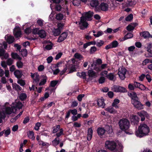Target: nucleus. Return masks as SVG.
Instances as JSON below:
<instances>
[{
  "mask_svg": "<svg viewBox=\"0 0 152 152\" xmlns=\"http://www.w3.org/2000/svg\"><path fill=\"white\" fill-rule=\"evenodd\" d=\"M150 128L146 124H141L138 127V130L135 131L136 136L141 138L148 135L150 132Z\"/></svg>",
  "mask_w": 152,
  "mask_h": 152,
  "instance_id": "obj_1",
  "label": "nucleus"
},
{
  "mask_svg": "<svg viewBox=\"0 0 152 152\" xmlns=\"http://www.w3.org/2000/svg\"><path fill=\"white\" fill-rule=\"evenodd\" d=\"M118 124L120 129L124 131L128 130L130 126L129 121L126 118L120 119L118 121Z\"/></svg>",
  "mask_w": 152,
  "mask_h": 152,
  "instance_id": "obj_2",
  "label": "nucleus"
},
{
  "mask_svg": "<svg viewBox=\"0 0 152 152\" xmlns=\"http://www.w3.org/2000/svg\"><path fill=\"white\" fill-rule=\"evenodd\" d=\"M132 104L134 107L138 110H140L143 108V105L141 103L138 97L132 100H131Z\"/></svg>",
  "mask_w": 152,
  "mask_h": 152,
  "instance_id": "obj_3",
  "label": "nucleus"
},
{
  "mask_svg": "<svg viewBox=\"0 0 152 152\" xmlns=\"http://www.w3.org/2000/svg\"><path fill=\"white\" fill-rule=\"evenodd\" d=\"M105 147L111 151H114L117 145L114 141L107 140L105 143Z\"/></svg>",
  "mask_w": 152,
  "mask_h": 152,
  "instance_id": "obj_4",
  "label": "nucleus"
},
{
  "mask_svg": "<svg viewBox=\"0 0 152 152\" xmlns=\"http://www.w3.org/2000/svg\"><path fill=\"white\" fill-rule=\"evenodd\" d=\"M130 121L132 125L137 126L139 124L140 118L137 115H133L130 118Z\"/></svg>",
  "mask_w": 152,
  "mask_h": 152,
  "instance_id": "obj_5",
  "label": "nucleus"
},
{
  "mask_svg": "<svg viewBox=\"0 0 152 152\" xmlns=\"http://www.w3.org/2000/svg\"><path fill=\"white\" fill-rule=\"evenodd\" d=\"M113 90L116 92L124 93L127 92V90L125 88L118 85L113 86Z\"/></svg>",
  "mask_w": 152,
  "mask_h": 152,
  "instance_id": "obj_6",
  "label": "nucleus"
},
{
  "mask_svg": "<svg viewBox=\"0 0 152 152\" xmlns=\"http://www.w3.org/2000/svg\"><path fill=\"white\" fill-rule=\"evenodd\" d=\"M93 12L90 11L84 13L81 17H84L86 20H92L91 18L93 17Z\"/></svg>",
  "mask_w": 152,
  "mask_h": 152,
  "instance_id": "obj_7",
  "label": "nucleus"
},
{
  "mask_svg": "<svg viewBox=\"0 0 152 152\" xmlns=\"http://www.w3.org/2000/svg\"><path fill=\"white\" fill-rule=\"evenodd\" d=\"M13 34L16 38H18L21 37V31L20 28L18 27H16L13 31Z\"/></svg>",
  "mask_w": 152,
  "mask_h": 152,
  "instance_id": "obj_8",
  "label": "nucleus"
},
{
  "mask_svg": "<svg viewBox=\"0 0 152 152\" xmlns=\"http://www.w3.org/2000/svg\"><path fill=\"white\" fill-rule=\"evenodd\" d=\"M118 45V42L116 40H114L110 44L106 45L105 49L106 50H108L110 49L115 48L117 47Z\"/></svg>",
  "mask_w": 152,
  "mask_h": 152,
  "instance_id": "obj_9",
  "label": "nucleus"
},
{
  "mask_svg": "<svg viewBox=\"0 0 152 152\" xmlns=\"http://www.w3.org/2000/svg\"><path fill=\"white\" fill-rule=\"evenodd\" d=\"M86 21V20L84 17H81L80 23H82V25L80 27L81 29L84 30V28H87L88 26V24Z\"/></svg>",
  "mask_w": 152,
  "mask_h": 152,
  "instance_id": "obj_10",
  "label": "nucleus"
},
{
  "mask_svg": "<svg viewBox=\"0 0 152 152\" xmlns=\"http://www.w3.org/2000/svg\"><path fill=\"white\" fill-rule=\"evenodd\" d=\"M13 104V105L12 106V107L14 109L15 112H16L17 109L20 110L21 109L23 106V104L21 102L19 101L14 103Z\"/></svg>",
  "mask_w": 152,
  "mask_h": 152,
  "instance_id": "obj_11",
  "label": "nucleus"
},
{
  "mask_svg": "<svg viewBox=\"0 0 152 152\" xmlns=\"http://www.w3.org/2000/svg\"><path fill=\"white\" fill-rule=\"evenodd\" d=\"M137 114L141 118V120L143 121L145 120V117H148L149 115L147 113L144 111L138 112Z\"/></svg>",
  "mask_w": 152,
  "mask_h": 152,
  "instance_id": "obj_12",
  "label": "nucleus"
},
{
  "mask_svg": "<svg viewBox=\"0 0 152 152\" xmlns=\"http://www.w3.org/2000/svg\"><path fill=\"white\" fill-rule=\"evenodd\" d=\"M67 36V33L66 32H63L58 38L57 42L59 43L62 42L66 38Z\"/></svg>",
  "mask_w": 152,
  "mask_h": 152,
  "instance_id": "obj_13",
  "label": "nucleus"
},
{
  "mask_svg": "<svg viewBox=\"0 0 152 152\" xmlns=\"http://www.w3.org/2000/svg\"><path fill=\"white\" fill-rule=\"evenodd\" d=\"M105 129L106 135L108 134L110 136H112L114 134V133L112 128L108 125H107L105 126Z\"/></svg>",
  "mask_w": 152,
  "mask_h": 152,
  "instance_id": "obj_14",
  "label": "nucleus"
},
{
  "mask_svg": "<svg viewBox=\"0 0 152 152\" xmlns=\"http://www.w3.org/2000/svg\"><path fill=\"white\" fill-rule=\"evenodd\" d=\"M99 7L102 11H106L108 10V5L106 3L102 2Z\"/></svg>",
  "mask_w": 152,
  "mask_h": 152,
  "instance_id": "obj_15",
  "label": "nucleus"
},
{
  "mask_svg": "<svg viewBox=\"0 0 152 152\" xmlns=\"http://www.w3.org/2000/svg\"><path fill=\"white\" fill-rule=\"evenodd\" d=\"M97 133L99 136H102L104 135H105V129L102 127H99L97 129Z\"/></svg>",
  "mask_w": 152,
  "mask_h": 152,
  "instance_id": "obj_16",
  "label": "nucleus"
},
{
  "mask_svg": "<svg viewBox=\"0 0 152 152\" xmlns=\"http://www.w3.org/2000/svg\"><path fill=\"white\" fill-rule=\"evenodd\" d=\"M14 74L15 76L18 79L21 78L23 75L22 71L18 69L15 70Z\"/></svg>",
  "mask_w": 152,
  "mask_h": 152,
  "instance_id": "obj_17",
  "label": "nucleus"
},
{
  "mask_svg": "<svg viewBox=\"0 0 152 152\" xmlns=\"http://www.w3.org/2000/svg\"><path fill=\"white\" fill-rule=\"evenodd\" d=\"M42 79L41 80L40 82L39 83V86H42L44 85L48 79V77L46 75H42L41 76Z\"/></svg>",
  "mask_w": 152,
  "mask_h": 152,
  "instance_id": "obj_18",
  "label": "nucleus"
},
{
  "mask_svg": "<svg viewBox=\"0 0 152 152\" xmlns=\"http://www.w3.org/2000/svg\"><path fill=\"white\" fill-rule=\"evenodd\" d=\"M136 4L134 1H127L125 4L127 7H133Z\"/></svg>",
  "mask_w": 152,
  "mask_h": 152,
  "instance_id": "obj_19",
  "label": "nucleus"
},
{
  "mask_svg": "<svg viewBox=\"0 0 152 152\" xmlns=\"http://www.w3.org/2000/svg\"><path fill=\"white\" fill-rule=\"evenodd\" d=\"M5 113L7 115H10L12 113H14L15 112L14 109L12 107H7L5 109Z\"/></svg>",
  "mask_w": 152,
  "mask_h": 152,
  "instance_id": "obj_20",
  "label": "nucleus"
},
{
  "mask_svg": "<svg viewBox=\"0 0 152 152\" xmlns=\"http://www.w3.org/2000/svg\"><path fill=\"white\" fill-rule=\"evenodd\" d=\"M38 35L41 38H45L46 36V34L45 30L43 29L39 30Z\"/></svg>",
  "mask_w": 152,
  "mask_h": 152,
  "instance_id": "obj_21",
  "label": "nucleus"
},
{
  "mask_svg": "<svg viewBox=\"0 0 152 152\" xmlns=\"http://www.w3.org/2000/svg\"><path fill=\"white\" fill-rule=\"evenodd\" d=\"M99 1L97 0H92L90 1V6L93 7H97L99 4Z\"/></svg>",
  "mask_w": 152,
  "mask_h": 152,
  "instance_id": "obj_22",
  "label": "nucleus"
},
{
  "mask_svg": "<svg viewBox=\"0 0 152 152\" xmlns=\"http://www.w3.org/2000/svg\"><path fill=\"white\" fill-rule=\"evenodd\" d=\"M141 36L143 37L145 39L148 38H149V36L151 35L149 32L148 31H144L140 33Z\"/></svg>",
  "mask_w": 152,
  "mask_h": 152,
  "instance_id": "obj_23",
  "label": "nucleus"
},
{
  "mask_svg": "<svg viewBox=\"0 0 152 152\" xmlns=\"http://www.w3.org/2000/svg\"><path fill=\"white\" fill-rule=\"evenodd\" d=\"M61 31L58 28H54L52 31V33L54 36H57L60 34Z\"/></svg>",
  "mask_w": 152,
  "mask_h": 152,
  "instance_id": "obj_24",
  "label": "nucleus"
},
{
  "mask_svg": "<svg viewBox=\"0 0 152 152\" xmlns=\"http://www.w3.org/2000/svg\"><path fill=\"white\" fill-rule=\"evenodd\" d=\"M77 75L80 78H82L83 79L86 78V74L85 72H77Z\"/></svg>",
  "mask_w": 152,
  "mask_h": 152,
  "instance_id": "obj_25",
  "label": "nucleus"
},
{
  "mask_svg": "<svg viewBox=\"0 0 152 152\" xmlns=\"http://www.w3.org/2000/svg\"><path fill=\"white\" fill-rule=\"evenodd\" d=\"M120 100L118 99H114L113 102L112 104V106L115 108H118V106L117 104L119 103Z\"/></svg>",
  "mask_w": 152,
  "mask_h": 152,
  "instance_id": "obj_26",
  "label": "nucleus"
},
{
  "mask_svg": "<svg viewBox=\"0 0 152 152\" xmlns=\"http://www.w3.org/2000/svg\"><path fill=\"white\" fill-rule=\"evenodd\" d=\"M129 96L131 98V100H132L138 97L137 94L135 92H133L132 93L128 94Z\"/></svg>",
  "mask_w": 152,
  "mask_h": 152,
  "instance_id": "obj_27",
  "label": "nucleus"
},
{
  "mask_svg": "<svg viewBox=\"0 0 152 152\" xmlns=\"http://www.w3.org/2000/svg\"><path fill=\"white\" fill-rule=\"evenodd\" d=\"M105 110L111 113L114 114L116 113L115 110L112 107H109L106 108Z\"/></svg>",
  "mask_w": 152,
  "mask_h": 152,
  "instance_id": "obj_28",
  "label": "nucleus"
},
{
  "mask_svg": "<svg viewBox=\"0 0 152 152\" xmlns=\"http://www.w3.org/2000/svg\"><path fill=\"white\" fill-rule=\"evenodd\" d=\"M15 39L14 37L12 36H9L7 39V42L9 44H11L14 41Z\"/></svg>",
  "mask_w": 152,
  "mask_h": 152,
  "instance_id": "obj_29",
  "label": "nucleus"
},
{
  "mask_svg": "<svg viewBox=\"0 0 152 152\" xmlns=\"http://www.w3.org/2000/svg\"><path fill=\"white\" fill-rule=\"evenodd\" d=\"M133 37V35L131 33H128L123 38L122 41H125L128 39L131 38H132Z\"/></svg>",
  "mask_w": 152,
  "mask_h": 152,
  "instance_id": "obj_30",
  "label": "nucleus"
},
{
  "mask_svg": "<svg viewBox=\"0 0 152 152\" xmlns=\"http://www.w3.org/2000/svg\"><path fill=\"white\" fill-rule=\"evenodd\" d=\"M27 97V96L26 94L24 93L21 94L19 96V98L21 101H23L25 100Z\"/></svg>",
  "mask_w": 152,
  "mask_h": 152,
  "instance_id": "obj_31",
  "label": "nucleus"
},
{
  "mask_svg": "<svg viewBox=\"0 0 152 152\" xmlns=\"http://www.w3.org/2000/svg\"><path fill=\"white\" fill-rule=\"evenodd\" d=\"M104 100L102 99H99L97 101V104L99 107L104 106L105 105Z\"/></svg>",
  "mask_w": 152,
  "mask_h": 152,
  "instance_id": "obj_32",
  "label": "nucleus"
},
{
  "mask_svg": "<svg viewBox=\"0 0 152 152\" xmlns=\"http://www.w3.org/2000/svg\"><path fill=\"white\" fill-rule=\"evenodd\" d=\"M60 141L58 138H56L52 142L53 145L54 146H56L58 145Z\"/></svg>",
  "mask_w": 152,
  "mask_h": 152,
  "instance_id": "obj_33",
  "label": "nucleus"
},
{
  "mask_svg": "<svg viewBox=\"0 0 152 152\" xmlns=\"http://www.w3.org/2000/svg\"><path fill=\"white\" fill-rule=\"evenodd\" d=\"M13 88L18 91H20L22 89L21 87L17 84H15L13 85Z\"/></svg>",
  "mask_w": 152,
  "mask_h": 152,
  "instance_id": "obj_34",
  "label": "nucleus"
},
{
  "mask_svg": "<svg viewBox=\"0 0 152 152\" xmlns=\"http://www.w3.org/2000/svg\"><path fill=\"white\" fill-rule=\"evenodd\" d=\"M60 125H57L53 127V133H56L59 130H60Z\"/></svg>",
  "mask_w": 152,
  "mask_h": 152,
  "instance_id": "obj_35",
  "label": "nucleus"
},
{
  "mask_svg": "<svg viewBox=\"0 0 152 152\" xmlns=\"http://www.w3.org/2000/svg\"><path fill=\"white\" fill-rule=\"evenodd\" d=\"M21 54L22 56L24 57H26L27 55V51L26 49H23L21 50Z\"/></svg>",
  "mask_w": 152,
  "mask_h": 152,
  "instance_id": "obj_36",
  "label": "nucleus"
},
{
  "mask_svg": "<svg viewBox=\"0 0 152 152\" xmlns=\"http://www.w3.org/2000/svg\"><path fill=\"white\" fill-rule=\"evenodd\" d=\"M107 78L110 80H113L114 79V75L113 73H110L106 76Z\"/></svg>",
  "mask_w": 152,
  "mask_h": 152,
  "instance_id": "obj_37",
  "label": "nucleus"
},
{
  "mask_svg": "<svg viewBox=\"0 0 152 152\" xmlns=\"http://www.w3.org/2000/svg\"><path fill=\"white\" fill-rule=\"evenodd\" d=\"M58 82V80H53L50 82V86L52 87H54Z\"/></svg>",
  "mask_w": 152,
  "mask_h": 152,
  "instance_id": "obj_38",
  "label": "nucleus"
},
{
  "mask_svg": "<svg viewBox=\"0 0 152 152\" xmlns=\"http://www.w3.org/2000/svg\"><path fill=\"white\" fill-rule=\"evenodd\" d=\"M64 23H59L58 24V28L61 31L64 26Z\"/></svg>",
  "mask_w": 152,
  "mask_h": 152,
  "instance_id": "obj_39",
  "label": "nucleus"
},
{
  "mask_svg": "<svg viewBox=\"0 0 152 152\" xmlns=\"http://www.w3.org/2000/svg\"><path fill=\"white\" fill-rule=\"evenodd\" d=\"M133 18V15L132 14H130L126 17L125 20L127 21H129L132 20Z\"/></svg>",
  "mask_w": 152,
  "mask_h": 152,
  "instance_id": "obj_40",
  "label": "nucleus"
},
{
  "mask_svg": "<svg viewBox=\"0 0 152 152\" xmlns=\"http://www.w3.org/2000/svg\"><path fill=\"white\" fill-rule=\"evenodd\" d=\"M16 65L18 68H21L23 66V63L21 61H18L17 62Z\"/></svg>",
  "mask_w": 152,
  "mask_h": 152,
  "instance_id": "obj_41",
  "label": "nucleus"
},
{
  "mask_svg": "<svg viewBox=\"0 0 152 152\" xmlns=\"http://www.w3.org/2000/svg\"><path fill=\"white\" fill-rule=\"evenodd\" d=\"M63 15L61 13H58L56 14V18L57 20H60L63 19Z\"/></svg>",
  "mask_w": 152,
  "mask_h": 152,
  "instance_id": "obj_42",
  "label": "nucleus"
},
{
  "mask_svg": "<svg viewBox=\"0 0 152 152\" xmlns=\"http://www.w3.org/2000/svg\"><path fill=\"white\" fill-rule=\"evenodd\" d=\"M64 134L63 133V129L61 128L60 129V132L56 134V135L58 138L60 137L61 135H64Z\"/></svg>",
  "mask_w": 152,
  "mask_h": 152,
  "instance_id": "obj_43",
  "label": "nucleus"
},
{
  "mask_svg": "<svg viewBox=\"0 0 152 152\" xmlns=\"http://www.w3.org/2000/svg\"><path fill=\"white\" fill-rule=\"evenodd\" d=\"M88 74L89 77H92L95 75V73L92 70H89L88 72Z\"/></svg>",
  "mask_w": 152,
  "mask_h": 152,
  "instance_id": "obj_44",
  "label": "nucleus"
},
{
  "mask_svg": "<svg viewBox=\"0 0 152 152\" xmlns=\"http://www.w3.org/2000/svg\"><path fill=\"white\" fill-rule=\"evenodd\" d=\"M74 57L78 59L83 58V56L78 53H76L74 54Z\"/></svg>",
  "mask_w": 152,
  "mask_h": 152,
  "instance_id": "obj_45",
  "label": "nucleus"
},
{
  "mask_svg": "<svg viewBox=\"0 0 152 152\" xmlns=\"http://www.w3.org/2000/svg\"><path fill=\"white\" fill-rule=\"evenodd\" d=\"M72 2L75 6H78L80 4V1L79 0H73Z\"/></svg>",
  "mask_w": 152,
  "mask_h": 152,
  "instance_id": "obj_46",
  "label": "nucleus"
},
{
  "mask_svg": "<svg viewBox=\"0 0 152 152\" xmlns=\"http://www.w3.org/2000/svg\"><path fill=\"white\" fill-rule=\"evenodd\" d=\"M76 71L77 69L75 67V66H72L70 68V69L69 71V72L68 73H72L74 72H76Z\"/></svg>",
  "mask_w": 152,
  "mask_h": 152,
  "instance_id": "obj_47",
  "label": "nucleus"
},
{
  "mask_svg": "<svg viewBox=\"0 0 152 152\" xmlns=\"http://www.w3.org/2000/svg\"><path fill=\"white\" fill-rule=\"evenodd\" d=\"M18 80L17 83L19 84L21 86H23L25 85V81L24 80L22 79H19Z\"/></svg>",
  "mask_w": 152,
  "mask_h": 152,
  "instance_id": "obj_48",
  "label": "nucleus"
},
{
  "mask_svg": "<svg viewBox=\"0 0 152 152\" xmlns=\"http://www.w3.org/2000/svg\"><path fill=\"white\" fill-rule=\"evenodd\" d=\"M34 132L32 131H30L28 134L29 137L33 139H35V137L34 136Z\"/></svg>",
  "mask_w": 152,
  "mask_h": 152,
  "instance_id": "obj_49",
  "label": "nucleus"
},
{
  "mask_svg": "<svg viewBox=\"0 0 152 152\" xmlns=\"http://www.w3.org/2000/svg\"><path fill=\"white\" fill-rule=\"evenodd\" d=\"M50 44L47 45L45 47L46 49L48 50H50L51 49L53 46V44L51 42H50Z\"/></svg>",
  "mask_w": 152,
  "mask_h": 152,
  "instance_id": "obj_50",
  "label": "nucleus"
},
{
  "mask_svg": "<svg viewBox=\"0 0 152 152\" xmlns=\"http://www.w3.org/2000/svg\"><path fill=\"white\" fill-rule=\"evenodd\" d=\"M107 66V64H102L100 67L97 69V70L98 71H101L102 69H105L106 67Z\"/></svg>",
  "mask_w": 152,
  "mask_h": 152,
  "instance_id": "obj_51",
  "label": "nucleus"
},
{
  "mask_svg": "<svg viewBox=\"0 0 152 152\" xmlns=\"http://www.w3.org/2000/svg\"><path fill=\"white\" fill-rule=\"evenodd\" d=\"M102 63V60L98 58L96 60V62H94V64L95 66H96L97 64H100Z\"/></svg>",
  "mask_w": 152,
  "mask_h": 152,
  "instance_id": "obj_52",
  "label": "nucleus"
},
{
  "mask_svg": "<svg viewBox=\"0 0 152 152\" xmlns=\"http://www.w3.org/2000/svg\"><path fill=\"white\" fill-rule=\"evenodd\" d=\"M39 29L38 28H34L32 31V33L34 34H38Z\"/></svg>",
  "mask_w": 152,
  "mask_h": 152,
  "instance_id": "obj_53",
  "label": "nucleus"
},
{
  "mask_svg": "<svg viewBox=\"0 0 152 152\" xmlns=\"http://www.w3.org/2000/svg\"><path fill=\"white\" fill-rule=\"evenodd\" d=\"M90 53L91 54L93 53L97 50V48L95 46L91 47L90 49Z\"/></svg>",
  "mask_w": 152,
  "mask_h": 152,
  "instance_id": "obj_54",
  "label": "nucleus"
},
{
  "mask_svg": "<svg viewBox=\"0 0 152 152\" xmlns=\"http://www.w3.org/2000/svg\"><path fill=\"white\" fill-rule=\"evenodd\" d=\"M105 78L104 77H101L99 79L98 81L99 83L102 84L104 83L105 81Z\"/></svg>",
  "mask_w": 152,
  "mask_h": 152,
  "instance_id": "obj_55",
  "label": "nucleus"
},
{
  "mask_svg": "<svg viewBox=\"0 0 152 152\" xmlns=\"http://www.w3.org/2000/svg\"><path fill=\"white\" fill-rule=\"evenodd\" d=\"M127 71V70L125 68H121L120 70H119L118 72H120L121 74H126Z\"/></svg>",
  "mask_w": 152,
  "mask_h": 152,
  "instance_id": "obj_56",
  "label": "nucleus"
},
{
  "mask_svg": "<svg viewBox=\"0 0 152 152\" xmlns=\"http://www.w3.org/2000/svg\"><path fill=\"white\" fill-rule=\"evenodd\" d=\"M126 29L128 31H130L133 30L134 28L132 25L129 24L127 26Z\"/></svg>",
  "mask_w": 152,
  "mask_h": 152,
  "instance_id": "obj_57",
  "label": "nucleus"
},
{
  "mask_svg": "<svg viewBox=\"0 0 152 152\" xmlns=\"http://www.w3.org/2000/svg\"><path fill=\"white\" fill-rule=\"evenodd\" d=\"M41 126V124L40 123L37 122L36 123L34 127L35 130L37 131H38L39 129V127Z\"/></svg>",
  "mask_w": 152,
  "mask_h": 152,
  "instance_id": "obj_58",
  "label": "nucleus"
},
{
  "mask_svg": "<svg viewBox=\"0 0 152 152\" xmlns=\"http://www.w3.org/2000/svg\"><path fill=\"white\" fill-rule=\"evenodd\" d=\"M118 75L120 79L122 80H124L125 78V74H121L120 72L118 73Z\"/></svg>",
  "mask_w": 152,
  "mask_h": 152,
  "instance_id": "obj_59",
  "label": "nucleus"
},
{
  "mask_svg": "<svg viewBox=\"0 0 152 152\" xmlns=\"http://www.w3.org/2000/svg\"><path fill=\"white\" fill-rule=\"evenodd\" d=\"M103 34V33L102 31H100L98 32L97 34H94L93 35L95 37H99L100 36L102 35Z\"/></svg>",
  "mask_w": 152,
  "mask_h": 152,
  "instance_id": "obj_60",
  "label": "nucleus"
},
{
  "mask_svg": "<svg viewBox=\"0 0 152 152\" xmlns=\"http://www.w3.org/2000/svg\"><path fill=\"white\" fill-rule=\"evenodd\" d=\"M25 33L28 34L31 32V29L30 27L26 28L24 30Z\"/></svg>",
  "mask_w": 152,
  "mask_h": 152,
  "instance_id": "obj_61",
  "label": "nucleus"
},
{
  "mask_svg": "<svg viewBox=\"0 0 152 152\" xmlns=\"http://www.w3.org/2000/svg\"><path fill=\"white\" fill-rule=\"evenodd\" d=\"M7 65L10 66L13 63V60L11 58H8L7 61Z\"/></svg>",
  "mask_w": 152,
  "mask_h": 152,
  "instance_id": "obj_62",
  "label": "nucleus"
},
{
  "mask_svg": "<svg viewBox=\"0 0 152 152\" xmlns=\"http://www.w3.org/2000/svg\"><path fill=\"white\" fill-rule=\"evenodd\" d=\"M34 81L36 84H38L39 81V75H36L35 77V78L34 79Z\"/></svg>",
  "mask_w": 152,
  "mask_h": 152,
  "instance_id": "obj_63",
  "label": "nucleus"
},
{
  "mask_svg": "<svg viewBox=\"0 0 152 152\" xmlns=\"http://www.w3.org/2000/svg\"><path fill=\"white\" fill-rule=\"evenodd\" d=\"M62 9V7L59 4H57L55 7V9L57 11H60Z\"/></svg>",
  "mask_w": 152,
  "mask_h": 152,
  "instance_id": "obj_64",
  "label": "nucleus"
}]
</instances>
